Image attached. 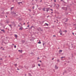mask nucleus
Listing matches in <instances>:
<instances>
[{"label": "nucleus", "mask_w": 76, "mask_h": 76, "mask_svg": "<svg viewBox=\"0 0 76 76\" xmlns=\"http://www.w3.org/2000/svg\"><path fill=\"white\" fill-rule=\"evenodd\" d=\"M18 4H20V3H22V2H19L18 3Z\"/></svg>", "instance_id": "nucleus-14"}, {"label": "nucleus", "mask_w": 76, "mask_h": 76, "mask_svg": "<svg viewBox=\"0 0 76 76\" xmlns=\"http://www.w3.org/2000/svg\"><path fill=\"white\" fill-rule=\"evenodd\" d=\"M29 24V22H28L27 23V24Z\"/></svg>", "instance_id": "nucleus-51"}, {"label": "nucleus", "mask_w": 76, "mask_h": 76, "mask_svg": "<svg viewBox=\"0 0 76 76\" xmlns=\"http://www.w3.org/2000/svg\"><path fill=\"white\" fill-rule=\"evenodd\" d=\"M4 50V49H3H3H2V50Z\"/></svg>", "instance_id": "nucleus-45"}, {"label": "nucleus", "mask_w": 76, "mask_h": 76, "mask_svg": "<svg viewBox=\"0 0 76 76\" xmlns=\"http://www.w3.org/2000/svg\"><path fill=\"white\" fill-rule=\"evenodd\" d=\"M61 1H63V0H61Z\"/></svg>", "instance_id": "nucleus-43"}, {"label": "nucleus", "mask_w": 76, "mask_h": 76, "mask_svg": "<svg viewBox=\"0 0 76 76\" xmlns=\"http://www.w3.org/2000/svg\"><path fill=\"white\" fill-rule=\"evenodd\" d=\"M49 17V16H47V18H48Z\"/></svg>", "instance_id": "nucleus-48"}, {"label": "nucleus", "mask_w": 76, "mask_h": 76, "mask_svg": "<svg viewBox=\"0 0 76 76\" xmlns=\"http://www.w3.org/2000/svg\"><path fill=\"white\" fill-rule=\"evenodd\" d=\"M29 27V25H28V26H27V27Z\"/></svg>", "instance_id": "nucleus-30"}, {"label": "nucleus", "mask_w": 76, "mask_h": 76, "mask_svg": "<svg viewBox=\"0 0 76 76\" xmlns=\"http://www.w3.org/2000/svg\"><path fill=\"white\" fill-rule=\"evenodd\" d=\"M29 11H30V12H31V10H29Z\"/></svg>", "instance_id": "nucleus-33"}, {"label": "nucleus", "mask_w": 76, "mask_h": 76, "mask_svg": "<svg viewBox=\"0 0 76 76\" xmlns=\"http://www.w3.org/2000/svg\"><path fill=\"white\" fill-rule=\"evenodd\" d=\"M28 75L29 76H32V75H31V74L30 73H28Z\"/></svg>", "instance_id": "nucleus-9"}, {"label": "nucleus", "mask_w": 76, "mask_h": 76, "mask_svg": "<svg viewBox=\"0 0 76 76\" xmlns=\"http://www.w3.org/2000/svg\"><path fill=\"white\" fill-rule=\"evenodd\" d=\"M72 34H73V35H74V33H72Z\"/></svg>", "instance_id": "nucleus-47"}, {"label": "nucleus", "mask_w": 76, "mask_h": 76, "mask_svg": "<svg viewBox=\"0 0 76 76\" xmlns=\"http://www.w3.org/2000/svg\"><path fill=\"white\" fill-rule=\"evenodd\" d=\"M62 58H64V57H61V60H64V59H62Z\"/></svg>", "instance_id": "nucleus-13"}, {"label": "nucleus", "mask_w": 76, "mask_h": 76, "mask_svg": "<svg viewBox=\"0 0 76 76\" xmlns=\"http://www.w3.org/2000/svg\"><path fill=\"white\" fill-rule=\"evenodd\" d=\"M41 42H38V44H41Z\"/></svg>", "instance_id": "nucleus-26"}, {"label": "nucleus", "mask_w": 76, "mask_h": 76, "mask_svg": "<svg viewBox=\"0 0 76 76\" xmlns=\"http://www.w3.org/2000/svg\"><path fill=\"white\" fill-rule=\"evenodd\" d=\"M62 50H59V53H61V52H62Z\"/></svg>", "instance_id": "nucleus-12"}, {"label": "nucleus", "mask_w": 76, "mask_h": 76, "mask_svg": "<svg viewBox=\"0 0 76 76\" xmlns=\"http://www.w3.org/2000/svg\"><path fill=\"white\" fill-rule=\"evenodd\" d=\"M40 61V62H42L41 61Z\"/></svg>", "instance_id": "nucleus-46"}, {"label": "nucleus", "mask_w": 76, "mask_h": 76, "mask_svg": "<svg viewBox=\"0 0 76 76\" xmlns=\"http://www.w3.org/2000/svg\"><path fill=\"white\" fill-rule=\"evenodd\" d=\"M35 8V6H34L33 7H32V9L33 10L34 9V8Z\"/></svg>", "instance_id": "nucleus-23"}, {"label": "nucleus", "mask_w": 76, "mask_h": 76, "mask_svg": "<svg viewBox=\"0 0 76 76\" xmlns=\"http://www.w3.org/2000/svg\"><path fill=\"white\" fill-rule=\"evenodd\" d=\"M50 10H51V11H53V9H51Z\"/></svg>", "instance_id": "nucleus-29"}, {"label": "nucleus", "mask_w": 76, "mask_h": 76, "mask_svg": "<svg viewBox=\"0 0 76 76\" xmlns=\"http://www.w3.org/2000/svg\"><path fill=\"white\" fill-rule=\"evenodd\" d=\"M2 48H3V47H1V49Z\"/></svg>", "instance_id": "nucleus-52"}, {"label": "nucleus", "mask_w": 76, "mask_h": 76, "mask_svg": "<svg viewBox=\"0 0 76 76\" xmlns=\"http://www.w3.org/2000/svg\"><path fill=\"white\" fill-rule=\"evenodd\" d=\"M38 58V59H39V58Z\"/></svg>", "instance_id": "nucleus-49"}, {"label": "nucleus", "mask_w": 76, "mask_h": 76, "mask_svg": "<svg viewBox=\"0 0 76 76\" xmlns=\"http://www.w3.org/2000/svg\"><path fill=\"white\" fill-rule=\"evenodd\" d=\"M44 44H45V43H44V42H43V45H44Z\"/></svg>", "instance_id": "nucleus-25"}, {"label": "nucleus", "mask_w": 76, "mask_h": 76, "mask_svg": "<svg viewBox=\"0 0 76 76\" xmlns=\"http://www.w3.org/2000/svg\"><path fill=\"white\" fill-rule=\"evenodd\" d=\"M54 60V58H53L52 59V60Z\"/></svg>", "instance_id": "nucleus-39"}, {"label": "nucleus", "mask_w": 76, "mask_h": 76, "mask_svg": "<svg viewBox=\"0 0 76 76\" xmlns=\"http://www.w3.org/2000/svg\"><path fill=\"white\" fill-rule=\"evenodd\" d=\"M46 9H47L46 11L47 12H48V11H49V10H50V8H46Z\"/></svg>", "instance_id": "nucleus-2"}, {"label": "nucleus", "mask_w": 76, "mask_h": 76, "mask_svg": "<svg viewBox=\"0 0 76 76\" xmlns=\"http://www.w3.org/2000/svg\"><path fill=\"white\" fill-rule=\"evenodd\" d=\"M62 9H63V10H67V7H62Z\"/></svg>", "instance_id": "nucleus-1"}, {"label": "nucleus", "mask_w": 76, "mask_h": 76, "mask_svg": "<svg viewBox=\"0 0 76 76\" xmlns=\"http://www.w3.org/2000/svg\"><path fill=\"white\" fill-rule=\"evenodd\" d=\"M9 57H10V56H9Z\"/></svg>", "instance_id": "nucleus-53"}, {"label": "nucleus", "mask_w": 76, "mask_h": 76, "mask_svg": "<svg viewBox=\"0 0 76 76\" xmlns=\"http://www.w3.org/2000/svg\"><path fill=\"white\" fill-rule=\"evenodd\" d=\"M58 5V7H59V5Z\"/></svg>", "instance_id": "nucleus-57"}, {"label": "nucleus", "mask_w": 76, "mask_h": 76, "mask_svg": "<svg viewBox=\"0 0 76 76\" xmlns=\"http://www.w3.org/2000/svg\"><path fill=\"white\" fill-rule=\"evenodd\" d=\"M52 13H53V12H51V14H52Z\"/></svg>", "instance_id": "nucleus-34"}, {"label": "nucleus", "mask_w": 76, "mask_h": 76, "mask_svg": "<svg viewBox=\"0 0 76 76\" xmlns=\"http://www.w3.org/2000/svg\"><path fill=\"white\" fill-rule=\"evenodd\" d=\"M19 30H22V28H20L19 29Z\"/></svg>", "instance_id": "nucleus-18"}, {"label": "nucleus", "mask_w": 76, "mask_h": 76, "mask_svg": "<svg viewBox=\"0 0 76 76\" xmlns=\"http://www.w3.org/2000/svg\"><path fill=\"white\" fill-rule=\"evenodd\" d=\"M32 4V5H33L34 4Z\"/></svg>", "instance_id": "nucleus-61"}, {"label": "nucleus", "mask_w": 76, "mask_h": 76, "mask_svg": "<svg viewBox=\"0 0 76 76\" xmlns=\"http://www.w3.org/2000/svg\"><path fill=\"white\" fill-rule=\"evenodd\" d=\"M1 31H2L3 32H4V33L5 32V31H4V30H1Z\"/></svg>", "instance_id": "nucleus-5"}, {"label": "nucleus", "mask_w": 76, "mask_h": 76, "mask_svg": "<svg viewBox=\"0 0 76 76\" xmlns=\"http://www.w3.org/2000/svg\"><path fill=\"white\" fill-rule=\"evenodd\" d=\"M65 72V73H67V71H65V72Z\"/></svg>", "instance_id": "nucleus-28"}, {"label": "nucleus", "mask_w": 76, "mask_h": 76, "mask_svg": "<svg viewBox=\"0 0 76 76\" xmlns=\"http://www.w3.org/2000/svg\"><path fill=\"white\" fill-rule=\"evenodd\" d=\"M5 57H7V56H5Z\"/></svg>", "instance_id": "nucleus-64"}, {"label": "nucleus", "mask_w": 76, "mask_h": 76, "mask_svg": "<svg viewBox=\"0 0 76 76\" xmlns=\"http://www.w3.org/2000/svg\"><path fill=\"white\" fill-rule=\"evenodd\" d=\"M45 8H44L42 9V10H43V11H45Z\"/></svg>", "instance_id": "nucleus-10"}, {"label": "nucleus", "mask_w": 76, "mask_h": 76, "mask_svg": "<svg viewBox=\"0 0 76 76\" xmlns=\"http://www.w3.org/2000/svg\"><path fill=\"white\" fill-rule=\"evenodd\" d=\"M39 10H41V9H39Z\"/></svg>", "instance_id": "nucleus-60"}, {"label": "nucleus", "mask_w": 76, "mask_h": 76, "mask_svg": "<svg viewBox=\"0 0 76 76\" xmlns=\"http://www.w3.org/2000/svg\"><path fill=\"white\" fill-rule=\"evenodd\" d=\"M59 33H60V34L61 33H62V31H60L59 32Z\"/></svg>", "instance_id": "nucleus-15"}, {"label": "nucleus", "mask_w": 76, "mask_h": 76, "mask_svg": "<svg viewBox=\"0 0 76 76\" xmlns=\"http://www.w3.org/2000/svg\"><path fill=\"white\" fill-rule=\"evenodd\" d=\"M53 37H56V36L55 35H53Z\"/></svg>", "instance_id": "nucleus-35"}, {"label": "nucleus", "mask_w": 76, "mask_h": 76, "mask_svg": "<svg viewBox=\"0 0 76 76\" xmlns=\"http://www.w3.org/2000/svg\"><path fill=\"white\" fill-rule=\"evenodd\" d=\"M40 65H40V64H38V66H39V67H40Z\"/></svg>", "instance_id": "nucleus-27"}, {"label": "nucleus", "mask_w": 76, "mask_h": 76, "mask_svg": "<svg viewBox=\"0 0 76 76\" xmlns=\"http://www.w3.org/2000/svg\"><path fill=\"white\" fill-rule=\"evenodd\" d=\"M6 18H7V16H6Z\"/></svg>", "instance_id": "nucleus-58"}, {"label": "nucleus", "mask_w": 76, "mask_h": 76, "mask_svg": "<svg viewBox=\"0 0 76 76\" xmlns=\"http://www.w3.org/2000/svg\"><path fill=\"white\" fill-rule=\"evenodd\" d=\"M54 4L55 5V6H56V4Z\"/></svg>", "instance_id": "nucleus-50"}, {"label": "nucleus", "mask_w": 76, "mask_h": 76, "mask_svg": "<svg viewBox=\"0 0 76 76\" xmlns=\"http://www.w3.org/2000/svg\"><path fill=\"white\" fill-rule=\"evenodd\" d=\"M17 70H19V69L18 68H17Z\"/></svg>", "instance_id": "nucleus-36"}, {"label": "nucleus", "mask_w": 76, "mask_h": 76, "mask_svg": "<svg viewBox=\"0 0 76 76\" xmlns=\"http://www.w3.org/2000/svg\"><path fill=\"white\" fill-rule=\"evenodd\" d=\"M9 25V26H10V28H12V25Z\"/></svg>", "instance_id": "nucleus-8"}, {"label": "nucleus", "mask_w": 76, "mask_h": 76, "mask_svg": "<svg viewBox=\"0 0 76 76\" xmlns=\"http://www.w3.org/2000/svg\"><path fill=\"white\" fill-rule=\"evenodd\" d=\"M33 27H34V26H31V28H33Z\"/></svg>", "instance_id": "nucleus-31"}, {"label": "nucleus", "mask_w": 76, "mask_h": 76, "mask_svg": "<svg viewBox=\"0 0 76 76\" xmlns=\"http://www.w3.org/2000/svg\"><path fill=\"white\" fill-rule=\"evenodd\" d=\"M57 61H58V62H60V60H59V59H58L57 60Z\"/></svg>", "instance_id": "nucleus-20"}, {"label": "nucleus", "mask_w": 76, "mask_h": 76, "mask_svg": "<svg viewBox=\"0 0 76 76\" xmlns=\"http://www.w3.org/2000/svg\"><path fill=\"white\" fill-rule=\"evenodd\" d=\"M60 35H61L62 34V33H60Z\"/></svg>", "instance_id": "nucleus-37"}, {"label": "nucleus", "mask_w": 76, "mask_h": 76, "mask_svg": "<svg viewBox=\"0 0 76 76\" xmlns=\"http://www.w3.org/2000/svg\"><path fill=\"white\" fill-rule=\"evenodd\" d=\"M13 8H14V7H11V10H12V9H13Z\"/></svg>", "instance_id": "nucleus-16"}, {"label": "nucleus", "mask_w": 76, "mask_h": 76, "mask_svg": "<svg viewBox=\"0 0 76 76\" xmlns=\"http://www.w3.org/2000/svg\"><path fill=\"white\" fill-rule=\"evenodd\" d=\"M31 54H32V56H34V55H35L34 54V53H31Z\"/></svg>", "instance_id": "nucleus-6"}, {"label": "nucleus", "mask_w": 76, "mask_h": 76, "mask_svg": "<svg viewBox=\"0 0 76 76\" xmlns=\"http://www.w3.org/2000/svg\"><path fill=\"white\" fill-rule=\"evenodd\" d=\"M55 68L56 69H58V67H57V65H55Z\"/></svg>", "instance_id": "nucleus-3"}, {"label": "nucleus", "mask_w": 76, "mask_h": 76, "mask_svg": "<svg viewBox=\"0 0 76 76\" xmlns=\"http://www.w3.org/2000/svg\"><path fill=\"white\" fill-rule=\"evenodd\" d=\"M14 47H15V48H16V45H14Z\"/></svg>", "instance_id": "nucleus-24"}, {"label": "nucleus", "mask_w": 76, "mask_h": 76, "mask_svg": "<svg viewBox=\"0 0 76 76\" xmlns=\"http://www.w3.org/2000/svg\"><path fill=\"white\" fill-rule=\"evenodd\" d=\"M54 22H56V21H54Z\"/></svg>", "instance_id": "nucleus-59"}, {"label": "nucleus", "mask_w": 76, "mask_h": 76, "mask_svg": "<svg viewBox=\"0 0 76 76\" xmlns=\"http://www.w3.org/2000/svg\"><path fill=\"white\" fill-rule=\"evenodd\" d=\"M68 21V19L67 18L66 19V20L65 21V22H66Z\"/></svg>", "instance_id": "nucleus-11"}, {"label": "nucleus", "mask_w": 76, "mask_h": 76, "mask_svg": "<svg viewBox=\"0 0 76 76\" xmlns=\"http://www.w3.org/2000/svg\"><path fill=\"white\" fill-rule=\"evenodd\" d=\"M25 76H26V74H25Z\"/></svg>", "instance_id": "nucleus-44"}, {"label": "nucleus", "mask_w": 76, "mask_h": 76, "mask_svg": "<svg viewBox=\"0 0 76 76\" xmlns=\"http://www.w3.org/2000/svg\"><path fill=\"white\" fill-rule=\"evenodd\" d=\"M15 37H18V36H17V35L16 34H15Z\"/></svg>", "instance_id": "nucleus-17"}, {"label": "nucleus", "mask_w": 76, "mask_h": 76, "mask_svg": "<svg viewBox=\"0 0 76 76\" xmlns=\"http://www.w3.org/2000/svg\"><path fill=\"white\" fill-rule=\"evenodd\" d=\"M64 32H67V30H65L64 31Z\"/></svg>", "instance_id": "nucleus-22"}, {"label": "nucleus", "mask_w": 76, "mask_h": 76, "mask_svg": "<svg viewBox=\"0 0 76 76\" xmlns=\"http://www.w3.org/2000/svg\"><path fill=\"white\" fill-rule=\"evenodd\" d=\"M26 29H28V28H26Z\"/></svg>", "instance_id": "nucleus-62"}, {"label": "nucleus", "mask_w": 76, "mask_h": 76, "mask_svg": "<svg viewBox=\"0 0 76 76\" xmlns=\"http://www.w3.org/2000/svg\"><path fill=\"white\" fill-rule=\"evenodd\" d=\"M25 42V40H22V44H23V43H24V42Z\"/></svg>", "instance_id": "nucleus-4"}, {"label": "nucleus", "mask_w": 76, "mask_h": 76, "mask_svg": "<svg viewBox=\"0 0 76 76\" xmlns=\"http://www.w3.org/2000/svg\"><path fill=\"white\" fill-rule=\"evenodd\" d=\"M1 60H2V58H1Z\"/></svg>", "instance_id": "nucleus-54"}, {"label": "nucleus", "mask_w": 76, "mask_h": 76, "mask_svg": "<svg viewBox=\"0 0 76 76\" xmlns=\"http://www.w3.org/2000/svg\"><path fill=\"white\" fill-rule=\"evenodd\" d=\"M40 2H42V0H40Z\"/></svg>", "instance_id": "nucleus-32"}, {"label": "nucleus", "mask_w": 76, "mask_h": 76, "mask_svg": "<svg viewBox=\"0 0 76 76\" xmlns=\"http://www.w3.org/2000/svg\"><path fill=\"white\" fill-rule=\"evenodd\" d=\"M18 26H19V25Z\"/></svg>", "instance_id": "nucleus-63"}, {"label": "nucleus", "mask_w": 76, "mask_h": 76, "mask_svg": "<svg viewBox=\"0 0 76 76\" xmlns=\"http://www.w3.org/2000/svg\"><path fill=\"white\" fill-rule=\"evenodd\" d=\"M56 0H54V2H56Z\"/></svg>", "instance_id": "nucleus-38"}, {"label": "nucleus", "mask_w": 76, "mask_h": 76, "mask_svg": "<svg viewBox=\"0 0 76 76\" xmlns=\"http://www.w3.org/2000/svg\"><path fill=\"white\" fill-rule=\"evenodd\" d=\"M14 14H15V15H16V13L15 12L14 13Z\"/></svg>", "instance_id": "nucleus-41"}, {"label": "nucleus", "mask_w": 76, "mask_h": 76, "mask_svg": "<svg viewBox=\"0 0 76 76\" xmlns=\"http://www.w3.org/2000/svg\"><path fill=\"white\" fill-rule=\"evenodd\" d=\"M6 13L7 14H9V13H8V12H6Z\"/></svg>", "instance_id": "nucleus-40"}, {"label": "nucleus", "mask_w": 76, "mask_h": 76, "mask_svg": "<svg viewBox=\"0 0 76 76\" xmlns=\"http://www.w3.org/2000/svg\"><path fill=\"white\" fill-rule=\"evenodd\" d=\"M45 25H46L47 26H48V24L47 23H45Z\"/></svg>", "instance_id": "nucleus-19"}, {"label": "nucleus", "mask_w": 76, "mask_h": 76, "mask_svg": "<svg viewBox=\"0 0 76 76\" xmlns=\"http://www.w3.org/2000/svg\"><path fill=\"white\" fill-rule=\"evenodd\" d=\"M14 65L15 66V67H16L17 66V64H14Z\"/></svg>", "instance_id": "nucleus-7"}, {"label": "nucleus", "mask_w": 76, "mask_h": 76, "mask_svg": "<svg viewBox=\"0 0 76 76\" xmlns=\"http://www.w3.org/2000/svg\"><path fill=\"white\" fill-rule=\"evenodd\" d=\"M23 25H25V23H24Z\"/></svg>", "instance_id": "nucleus-42"}, {"label": "nucleus", "mask_w": 76, "mask_h": 76, "mask_svg": "<svg viewBox=\"0 0 76 76\" xmlns=\"http://www.w3.org/2000/svg\"><path fill=\"white\" fill-rule=\"evenodd\" d=\"M18 51L20 52V53H21V52H22V50H18Z\"/></svg>", "instance_id": "nucleus-21"}, {"label": "nucleus", "mask_w": 76, "mask_h": 76, "mask_svg": "<svg viewBox=\"0 0 76 76\" xmlns=\"http://www.w3.org/2000/svg\"><path fill=\"white\" fill-rule=\"evenodd\" d=\"M14 45V44H13L12 45Z\"/></svg>", "instance_id": "nucleus-55"}, {"label": "nucleus", "mask_w": 76, "mask_h": 76, "mask_svg": "<svg viewBox=\"0 0 76 76\" xmlns=\"http://www.w3.org/2000/svg\"><path fill=\"white\" fill-rule=\"evenodd\" d=\"M32 1H34V0H32Z\"/></svg>", "instance_id": "nucleus-56"}]
</instances>
